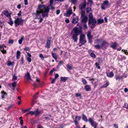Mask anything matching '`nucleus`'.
<instances>
[{"instance_id": "obj_7", "label": "nucleus", "mask_w": 128, "mask_h": 128, "mask_svg": "<svg viewBox=\"0 0 128 128\" xmlns=\"http://www.w3.org/2000/svg\"><path fill=\"white\" fill-rule=\"evenodd\" d=\"M109 44H110L106 40H104L102 42V43L101 44V46L102 48H106Z\"/></svg>"}, {"instance_id": "obj_33", "label": "nucleus", "mask_w": 128, "mask_h": 128, "mask_svg": "<svg viewBox=\"0 0 128 128\" xmlns=\"http://www.w3.org/2000/svg\"><path fill=\"white\" fill-rule=\"evenodd\" d=\"M109 85V83L108 82H107L106 83L101 86V88H102L104 87H106Z\"/></svg>"}, {"instance_id": "obj_29", "label": "nucleus", "mask_w": 128, "mask_h": 128, "mask_svg": "<svg viewBox=\"0 0 128 128\" xmlns=\"http://www.w3.org/2000/svg\"><path fill=\"white\" fill-rule=\"evenodd\" d=\"M94 47L96 49H100L101 48H102V47L101 46V44L100 46L98 44L95 45L94 46Z\"/></svg>"}, {"instance_id": "obj_28", "label": "nucleus", "mask_w": 128, "mask_h": 128, "mask_svg": "<svg viewBox=\"0 0 128 128\" xmlns=\"http://www.w3.org/2000/svg\"><path fill=\"white\" fill-rule=\"evenodd\" d=\"M68 78L66 77H61V80L62 82H65L68 79Z\"/></svg>"}, {"instance_id": "obj_2", "label": "nucleus", "mask_w": 128, "mask_h": 128, "mask_svg": "<svg viewBox=\"0 0 128 128\" xmlns=\"http://www.w3.org/2000/svg\"><path fill=\"white\" fill-rule=\"evenodd\" d=\"M81 33V31L77 27H74L71 32L72 38L74 42H76L78 39V36Z\"/></svg>"}, {"instance_id": "obj_9", "label": "nucleus", "mask_w": 128, "mask_h": 128, "mask_svg": "<svg viewBox=\"0 0 128 128\" xmlns=\"http://www.w3.org/2000/svg\"><path fill=\"white\" fill-rule=\"evenodd\" d=\"M54 0H50V4L47 8H54Z\"/></svg>"}, {"instance_id": "obj_56", "label": "nucleus", "mask_w": 128, "mask_h": 128, "mask_svg": "<svg viewBox=\"0 0 128 128\" xmlns=\"http://www.w3.org/2000/svg\"><path fill=\"white\" fill-rule=\"evenodd\" d=\"M24 4L26 5L28 4V0H24Z\"/></svg>"}, {"instance_id": "obj_42", "label": "nucleus", "mask_w": 128, "mask_h": 128, "mask_svg": "<svg viewBox=\"0 0 128 128\" xmlns=\"http://www.w3.org/2000/svg\"><path fill=\"white\" fill-rule=\"evenodd\" d=\"M82 82L84 84H86L87 83L86 80L84 78L82 79Z\"/></svg>"}, {"instance_id": "obj_31", "label": "nucleus", "mask_w": 128, "mask_h": 128, "mask_svg": "<svg viewBox=\"0 0 128 128\" xmlns=\"http://www.w3.org/2000/svg\"><path fill=\"white\" fill-rule=\"evenodd\" d=\"M16 81H14L12 84V86L13 87L12 89L14 90L16 86Z\"/></svg>"}, {"instance_id": "obj_25", "label": "nucleus", "mask_w": 128, "mask_h": 128, "mask_svg": "<svg viewBox=\"0 0 128 128\" xmlns=\"http://www.w3.org/2000/svg\"><path fill=\"white\" fill-rule=\"evenodd\" d=\"M2 99L4 98L5 96L7 95V94L4 91L2 92Z\"/></svg>"}, {"instance_id": "obj_34", "label": "nucleus", "mask_w": 128, "mask_h": 128, "mask_svg": "<svg viewBox=\"0 0 128 128\" xmlns=\"http://www.w3.org/2000/svg\"><path fill=\"white\" fill-rule=\"evenodd\" d=\"M81 17L85 16V11L83 10V8H81Z\"/></svg>"}, {"instance_id": "obj_13", "label": "nucleus", "mask_w": 128, "mask_h": 128, "mask_svg": "<svg viewBox=\"0 0 128 128\" xmlns=\"http://www.w3.org/2000/svg\"><path fill=\"white\" fill-rule=\"evenodd\" d=\"M106 73L107 76L109 78H112L114 76V73L112 71L109 73L106 72Z\"/></svg>"}, {"instance_id": "obj_10", "label": "nucleus", "mask_w": 128, "mask_h": 128, "mask_svg": "<svg viewBox=\"0 0 128 128\" xmlns=\"http://www.w3.org/2000/svg\"><path fill=\"white\" fill-rule=\"evenodd\" d=\"M87 36L88 38L89 42L91 43L92 42V37L91 35V33L90 32L88 31L87 32Z\"/></svg>"}, {"instance_id": "obj_15", "label": "nucleus", "mask_w": 128, "mask_h": 128, "mask_svg": "<svg viewBox=\"0 0 128 128\" xmlns=\"http://www.w3.org/2000/svg\"><path fill=\"white\" fill-rule=\"evenodd\" d=\"M117 45V43L116 42H112L110 45V47L112 49H115Z\"/></svg>"}, {"instance_id": "obj_3", "label": "nucleus", "mask_w": 128, "mask_h": 128, "mask_svg": "<svg viewBox=\"0 0 128 128\" xmlns=\"http://www.w3.org/2000/svg\"><path fill=\"white\" fill-rule=\"evenodd\" d=\"M79 41L80 44H81L80 46L84 45L86 42V41L84 35L83 34L80 35Z\"/></svg>"}, {"instance_id": "obj_39", "label": "nucleus", "mask_w": 128, "mask_h": 128, "mask_svg": "<svg viewBox=\"0 0 128 128\" xmlns=\"http://www.w3.org/2000/svg\"><path fill=\"white\" fill-rule=\"evenodd\" d=\"M90 55L91 57L93 58H96V56L93 53H91Z\"/></svg>"}, {"instance_id": "obj_24", "label": "nucleus", "mask_w": 128, "mask_h": 128, "mask_svg": "<svg viewBox=\"0 0 128 128\" xmlns=\"http://www.w3.org/2000/svg\"><path fill=\"white\" fill-rule=\"evenodd\" d=\"M115 78L116 80H118L119 81L121 79L123 78V76H116L115 77Z\"/></svg>"}, {"instance_id": "obj_19", "label": "nucleus", "mask_w": 128, "mask_h": 128, "mask_svg": "<svg viewBox=\"0 0 128 128\" xmlns=\"http://www.w3.org/2000/svg\"><path fill=\"white\" fill-rule=\"evenodd\" d=\"M51 42L50 40H48L46 42V47L48 48H49L50 46Z\"/></svg>"}, {"instance_id": "obj_61", "label": "nucleus", "mask_w": 128, "mask_h": 128, "mask_svg": "<svg viewBox=\"0 0 128 128\" xmlns=\"http://www.w3.org/2000/svg\"><path fill=\"white\" fill-rule=\"evenodd\" d=\"M22 12L21 11H20L19 13L18 14V16H20L21 15Z\"/></svg>"}, {"instance_id": "obj_54", "label": "nucleus", "mask_w": 128, "mask_h": 128, "mask_svg": "<svg viewBox=\"0 0 128 128\" xmlns=\"http://www.w3.org/2000/svg\"><path fill=\"white\" fill-rule=\"evenodd\" d=\"M91 8H87L86 12L87 13L89 12L91 10Z\"/></svg>"}, {"instance_id": "obj_41", "label": "nucleus", "mask_w": 128, "mask_h": 128, "mask_svg": "<svg viewBox=\"0 0 128 128\" xmlns=\"http://www.w3.org/2000/svg\"><path fill=\"white\" fill-rule=\"evenodd\" d=\"M99 65L100 64H99L98 63H97V62H96L95 63V65L96 67L98 69H100V67L99 66Z\"/></svg>"}, {"instance_id": "obj_37", "label": "nucleus", "mask_w": 128, "mask_h": 128, "mask_svg": "<svg viewBox=\"0 0 128 128\" xmlns=\"http://www.w3.org/2000/svg\"><path fill=\"white\" fill-rule=\"evenodd\" d=\"M66 67L68 69L70 70H72V66L70 65L67 64L66 65Z\"/></svg>"}, {"instance_id": "obj_32", "label": "nucleus", "mask_w": 128, "mask_h": 128, "mask_svg": "<svg viewBox=\"0 0 128 128\" xmlns=\"http://www.w3.org/2000/svg\"><path fill=\"white\" fill-rule=\"evenodd\" d=\"M52 57L54 59L56 60H57V58L56 54V53L52 52Z\"/></svg>"}, {"instance_id": "obj_12", "label": "nucleus", "mask_w": 128, "mask_h": 128, "mask_svg": "<svg viewBox=\"0 0 128 128\" xmlns=\"http://www.w3.org/2000/svg\"><path fill=\"white\" fill-rule=\"evenodd\" d=\"M86 6V1L84 0L83 2H81L79 5V8H85Z\"/></svg>"}, {"instance_id": "obj_27", "label": "nucleus", "mask_w": 128, "mask_h": 128, "mask_svg": "<svg viewBox=\"0 0 128 128\" xmlns=\"http://www.w3.org/2000/svg\"><path fill=\"white\" fill-rule=\"evenodd\" d=\"M20 52L19 50L17 51L16 52V57L17 59H19L20 56Z\"/></svg>"}, {"instance_id": "obj_18", "label": "nucleus", "mask_w": 128, "mask_h": 128, "mask_svg": "<svg viewBox=\"0 0 128 128\" xmlns=\"http://www.w3.org/2000/svg\"><path fill=\"white\" fill-rule=\"evenodd\" d=\"M25 76L27 77V79L28 80H31L32 79L31 78V76L30 75V74L29 72H27L26 74L25 75Z\"/></svg>"}, {"instance_id": "obj_44", "label": "nucleus", "mask_w": 128, "mask_h": 128, "mask_svg": "<svg viewBox=\"0 0 128 128\" xmlns=\"http://www.w3.org/2000/svg\"><path fill=\"white\" fill-rule=\"evenodd\" d=\"M1 52L2 53L4 54L6 53V50H4V48L0 49Z\"/></svg>"}, {"instance_id": "obj_1", "label": "nucleus", "mask_w": 128, "mask_h": 128, "mask_svg": "<svg viewBox=\"0 0 128 128\" xmlns=\"http://www.w3.org/2000/svg\"><path fill=\"white\" fill-rule=\"evenodd\" d=\"M49 8H38L36 11V18H40L39 22H41L43 20V18L47 17Z\"/></svg>"}, {"instance_id": "obj_58", "label": "nucleus", "mask_w": 128, "mask_h": 128, "mask_svg": "<svg viewBox=\"0 0 128 128\" xmlns=\"http://www.w3.org/2000/svg\"><path fill=\"white\" fill-rule=\"evenodd\" d=\"M27 112H28L27 109L24 110H22V112L24 113H26Z\"/></svg>"}, {"instance_id": "obj_46", "label": "nucleus", "mask_w": 128, "mask_h": 128, "mask_svg": "<svg viewBox=\"0 0 128 128\" xmlns=\"http://www.w3.org/2000/svg\"><path fill=\"white\" fill-rule=\"evenodd\" d=\"M39 57L41 58V59L42 60H44V57L43 56L42 54H40L39 55Z\"/></svg>"}, {"instance_id": "obj_49", "label": "nucleus", "mask_w": 128, "mask_h": 128, "mask_svg": "<svg viewBox=\"0 0 128 128\" xmlns=\"http://www.w3.org/2000/svg\"><path fill=\"white\" fill-rule=\"evenodd\" d=\"M23 58L22 57L21 58V62L20 63V64H22L23 63H24V62H23Z\"/></svg>"}, {"instance_id": "obj_20", "label": "nucleus", "mask_w": 128, "mask_h": 128, "mask_svg": "<svg viewBox=\"0 0 128 128\" xmlns=\"http://www.w3.org/2000/svg\"><path fill=\"white\" fill-rule=\"evenodd\" d=\"M7 23L11 26H12L14 22L11 17L9 18V20L8 21Z\"/></svg>"}, {"instance_id": "obj_62", "label": "nucleus", "mask_w": 128, "mask_h": 128, "mask_svg": "<svg viewBox=\"0 0 128 128\" xmlns=\"http://www.w3.org/2000/svg\"><path fill=\"white\" fill-rule=\"evenodd\" d=\"M45 119L48 121L49 120H50L49 117L48 116L45 117Z\"/></svg>"}, {"instance_id": "obj_53", "label": "nucleus", "mask_w": 128, "mask_h": 128, "mask_svg": "<svg viewBox=\"0 0 128 128\" xmlns=\"http://www.w3.org/2000/svg\"><path fill=\"white\" fill-rule=\"evenodd\" d=\"M60 12V10H56V13L57 14H58Z\"/></svg>"}, {"instance_id": "obj_59", "label": "nucleus", "mask_w": 128, "mask_h": 128, "mask_svg": "<svg viewBox=\"0 0 128 128\" xmlns=\"http://www.w3.org/2000/svg\"><path fill=\"white\" fill-rule=\"evenodd\" d=\"M24 50L26 51L28 50H29V47H27L25 48L24 49Z\"/></svg>"}, {"instance_id": "obj_55", "label": "nucleus", "mask_w": 128, "mask_h": 128, "mask_svg": "<svg viewBox=\"0 0 128 128\" xmlns=\"http://www.w3.org/2000/svg\"><path fill=\"white\" fill-rule=\"evenodd\" d=\"M114 127H115V128H118V125L117 124H114L113 125Z\"/></svg>"}, {"instance_id": "obj_63", "label": "nucleus", "mask_w": 128, "mask_h": 128, "mask_svg": "<svg viewBox=\"0 0 128 128\" xmlns=\"http://www.w3.org/2000/svg\"><path fill=\"white\" fill-rule=\"evenodd\" d=\"M78 121L76 120H74V122L76 125H77L78 124Z\"/></svg>"}, {"instance_id": "obj_51", "label": "nucleus", "mask_w": 128, "mask_h": 128, "mask_svg": "<svg viewBox=\"0 0 128 128\" xmlns=\"http://www.w3.org/2000/svg\"><path fill=\"white\" fill-rule=\"evenodd\" d=\"M81 96V94L79 93H76V97L80 96Z\"/></svg>"}, {"instance_id": "obj_64", "label": "nucleus", "mask_w": 128, "mask_h": 128, "mask_svg": "<svg viewBox=\"0 0 128 128\" xmlns=\"http://www.w3.org/2000/svg\"><path fill=\"white\" fill-rule=\"evenodd\" d=\"M65 22L66 23H68L69 22V20L68 19H66L65 20Z\"/></svg>"}, {"instance_id": "obj_6", "label": "nucleus", "mask_w": 128, "mask_h": 128, "mask_svg": "<svg viewBox=\"0 0 128 128\" xmlns=\"http://www.w3.org/2000/svg\"><path fill=\"white\" fill-rule=\"evenodd\" d=\"M22 20L18 18H17L14 21L16 26H17L21 24L22 22Z\"/></svg>"}, {"instance_id": "obj_30", "label": "nucleus", "mask_w": 128, "mask_h": 128, "mask_svg": "<svg viewBox=\"0 0 128 128\" xmlns=\"http://www.w3.org/2000/svg\"><path fill=\"white\" fill-rule=\"evenodd\" d=\"M24 36L22 37L21 39L19 40H18L19 43L20 44H21L22 43V40H24Z\"/></svg>"}, {"instance_id": "obj_40", "label": "nucleus", "mask_w": 128, "mask_h": 128, "mask_svg": "<svg viewBox=\"0 0 128 128\" xmlns=\"http://www.w3.org/2000/svg\"><path fill=\"white\" fill-rule=\"evenodd\" d=\"M39 94L38 92H37L36 94L34 96V100L36 101V99L37 98V95L38 94Z\"/></svg>"}, {"instance_id": "obj_11", "label": "nucleus", "mask_w": 128, "mask_h": 128, "mask_svg": "<svg viewBox=\"0 0 128 128\" xmlns=\"http://www.w3.org/2000/svg\"><path fill=\"white\" fill-rule=\"evenodd\" d=\"M109 5V2L108 0L104 1L103 4L101 5L102 8H104V7H106Z\"/></svg>"}, {"instance_id": "obj_21", "label": "nucleus", "mask_w": 128, "mask_h": 128, "mask_svg": "<svg viewBox=\"0 0 128 128\" xmlns=\"http://www.w3.org/2000/svg\"><path fill=\"white\" fill-rule=\"evenodd\" d=\"M82 120L85 122H87L88 121L87 117L84 114H82Z\"/></svg>"}, {"instance_id": "obj_4", "label": "nucleus", "mask_w": 128, "mask_h": 128, "mask_svg": "<svg viewBox=\"0 0 128 128\" xmlns=\"http://www.w3.org/2000/svg\"><path fill=\"white\" fill-rule=\"evenodd\" d=\"M88 121L91 126L94 127V128H96L98 124L94 122L92 118H90L88 119Z\"/></svg>"}, {"instance_id": "obj_52", "label": "nucleus", "mask_w": 128, "mask_h": 128, "mask_svg": "<svg viewBox=\"0 0 128 128\" xmlns=\"http://www.w3.org/2000/svg\"><path fill=\"white\" fill-rule=\"evenodd\" d=\"M59 76V75L58 74H56L55 75V77L54 78L56 79Z\"/></svg>"}, {"instance_id": "obj_14", "label": "nucleus", "mask_w": 128, "mask_h": 128, "mask_svg": "<svg viewBox=\"0 0 128 128\" xmlns=\"http://www.w3.org/2000/svg\"><path fill=\"white\" fill-rule=\"evenodd\" d=\"M84 89L87 91H90L91 90V86L89 85H86L84 87Z\"/></svg>"}, {"instance_id": "obj_48", "label": "nucleus", "mask_w": 128, "mask_h": 128, "mask_svg": "<svg viewBox=\"0 0 128 128\" xmlns=\"http://www.w3.org/2000/svg\"><path fill=\"white\" fill-rule=\"evenodd\" d=\"M27 60L29 62H30L31 61V59L29 57H27Z\"/></svg>"}, {"instance_id": "obj_8", "label": "nucleus", "mask_w": 128, "mask_h": 128, "mask_svg": "<svg viewBox=\"0 0 128 128\" xmlns=\"http://www.w3.org/2000/svg\"><path fill=\"white\" fill-rule=\"evenodd\" d=\"M40 112L38 111V110L34 111H30L29 112V114L31 115H33L35 114L36 116H37L38 115L40 114Z\"/></svg>"}, {"instance_id": "obj_38", "label": "nucleus", "mask_w": 128, "mask_h": 128, "mask_svg": "<svg viewBox=\"0 0 128 128\" xmlns=\"http://www.w3.org/2000/svg\"><path fill=\"white\" fill-rule=\"evenodd\" d=\"M88 17L89 18V20H91L94 18H93L92 14V13H90Z\"/></svg>"}, {"instance_id": "obj_60", "label": "nucleus", "mask_w": 128, "mask_h": 128, "mask_svg": "<svg viewBox=\"0 0 128 128\" xmlns=\"http://www.w3.org/2000/svg\"><path fill=\"white\" fill-rule=\"evenodd\" d=\"M56 80V79H55L54 78V79H53L52 80V81L51 82V83L52 84L54 83V82Z\"/></svg>"}, {"instance_id": "obj_45", "label": "nucleus", "mask_w": 128, "mask_h": 128, "mask_svg": "<svg viewBox=\"0 0 128 128\" xmlns=\"http://www.w3.org/2000/svg\"><path fill=\"white\" fill-rule=\"evenodd\" d=\"M4 47L6 48V46L4 44H2L1 45H0V49L3 48Z\"/></svg>"}, {"instance_id": "obj_26", "label": "nucleus", "mask_w": 128, "mask_h": 128, "mask_svg": "<svg viewBox=\"0 0 128 128\" xmlns=\"http://www.w3.org/2000/svg\"><path fill=\"white\" fill-rule=\"evenodd\" d=\"M104 22L103 19H99L98 20L97 22L98 24H99L103 23Z\"/></svg>"}, {"instance_id": "obj_23", "label": "nucleus", "mask_w": 128, "mask_h": 128, "mask_svg": "<svg viewBox=\"0 0 128 128\" xmlns=\"http://www.w3.org/2000/svg\"><path fill=\"white\" fill-rule=\"evenodd\" d=\"M78 21V18H73L72 22L73 23L76 24L77 23Z\"/></svg>"}, {"instance_id": "obj_22", "label": "nucleus", "mask_w": 128, "mask_h": 128, "mask_svg": "<svg viewBox=\"0 0 128 128\" xmlns=\"http://www.w3.org/2000/svg\"><path fill=\"white\" fill-rule=\"evenodd\" d=\"M4 14L7 17H10V13H8V11H5L4 12Z\"/></svg>"}, {"instance_id": "obj_35", "label": "nucleus", "mask_w": 128, "mask_h": 128, "mask_svg": "<svg viewBox=\"0 0 128 128\" xmlns=\"http://www.w3.org/2000/svg\"><path fill=\"white\" fill-rule=\"evenodd\" d=\"M17 76H16L15 74H14L12 76V80L13 81L16 80L17 79Z\"/></svg>"}, {"instance_id": "obj_57", "label": "nucleus", "mask_w": 128, "mask_h": 128, "mask_svg": "<svg viewBox=\"0 0 128 128\" xmlns=\"http://www.w3.org/2000/svg\"><path fill=\"white\" fill-rule=\"evenodd\" d=\"M12 64V62H8V66H10Z\"/></svg>"}, {"instance_id": "obj_50", "label": "nucleus", "mask_w": 128, "mask_h": 128, "mask_svg": "<svg viewBox=\"0 0 128 128\" xmlns=\"http://www.w3.org/2000/svg\"><path fill=\"white\" fill-rule=\"evenodd\" d=\"M45 7V6H44V5L43 6L42 5L40 4L38 6V8H42V7Z\"/></svg>"}, {"instance_id": "obj_16", "label": "nucleus", "mask_w": 128, "mask_h": 128, "mask_svg": "<svg viewBox=\"0 0 128 128\" xmlns=\"http://www.w3.org/2000/svg\"><path fill=\"white\" fill-rule=\"evenodd\" d=\"M72 13V10L70 9L69 10L67 11L66 14V16L67 17L69 16Z\"/></svg>"}, {"instance_id": "obj_36", "label": "nucleus", "mask_w": 128, "mask_h": 128, "mask_svg": "<svg viewBox=\"0 0 128 128\" xmlns=\"http://www.w3.org/2000/svg\"><path fill=\"white\" fill-rule=\"evenodd\" d=\"M81 117L80 116H76L75 117V120L79 121L81 118Z\"/></svg>"}, {"instance_id": "obj_17", "label": "nucleus", "mask_w": 128, "mask_h": 128, "mask_svg": "<svg viewBox=\"0 0 128 128\" xmlns=\"http://www.w3.org/2000/svg\"><path fill=\"white\" fill-rule=\"evenodd\" d=\"M82 21L83 22H86L88 19V17L86 16H82Z\"/></svg>"}, {"instance_id": "obj_47", "label": "nucleus", "mask_w": 128, "mask_h": 128, "mask_svg": "<svg viewBox=\"0 0 128 128\" xmlns=\"http://www.w3.org/2000/svg\"><path fill=\"white\" fill-rule=\"evenodd\" d=\"M14 42V40H10L8 41V43L10 44H12Z\"/></svg>"}, {"instance_id": "obj_43", "label": "nucleus", "mask_w": 128, "mask_h": 128, "mask_svg": "<svg viewBox=\"0 0 128 128\" xmlns=\"http://www.w3.org/2000/svg\"><path fill=\"white\" fill-rule=\"evenodd\" d=\"M55 70V69L54 68L50 70V74L51 75H52V74L53 72Z\"/></svg>"}, {"instance_id": "obj_5", "label": "nucleus", "mask_w": 128, "mask_h": 128, "mask_svg": "<svg viewBox=\"0 0 128 128\" xmlns=\"http://www.w3.org/2000/svg\"><path fill=\"white\" fill-rule=\"evenodd\" d=\"M96 23V20L95 18L91 20H89L88 24H92V26L90 27V28H92L94 27V26Z\"/></svg>"}]
</instances>
